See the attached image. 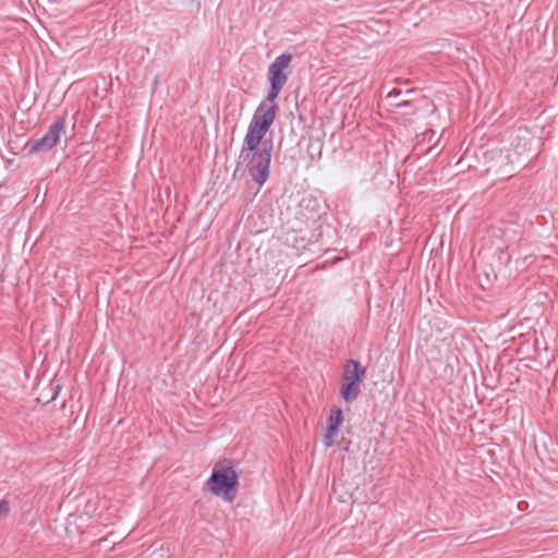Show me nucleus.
I'll return each mask as SVG.
<instances>
[{"label":"nucleus","mask_w":558,"mask_h":558,"mask_svg":"<svg viewBox=\"0 0 558 558\" xmlns=\"http://www.w3.org/2000/svg\"><path fill=\"white\" fill-rule=\"evenodd\" d=\"M277 110V105H258L239 155L238 167H244L258 186H263L270 174L272 143L263 142V138L274 123Z\"/></svg>","instance_id":"nucleus-1"},{"label":"nucleus","mask_w":558,"mask_h":558,"mask_svg":"<svg viewBox=\"0 0 558 558\" xmlns=\"http://www.w3.org/2000/svg\"><path fill=\"white\" fill-rule=\"evenodd\" d=\"M239 478L232 466L216 465L209 478L206 481V487L215 496H221L225 501L231 502L236 496Z\"/></svg>","instance_id":"nucleus-2"},{"label":"nucleus","mask_w":558,"mask_h":558,"mask_svg":"<svg viewBox=\"0 0 558 558\" xmlns=\"http://www.w3.org/2000/svg\"><path fill=\"white\" fill-rule=\"evenodd\" d=\"M292 56L290 53H282L269 65L268 82L270 84V88L266 96V101H264L267 106L276 105L275 100L288 81V76L284 71L289 68Z\"/></svg>","instance_id":"nucleus-3"},{"label":"nucleus","mask_w":558,"mask_h":558,"mask_svg":"<svg viewBox=\"0 0 558 558\" xmlns=\"http://www.w3.org/2000/svg\"><path fill=\"white\" fill-rule=\"evenodd\" d=\"M65 125V118L58 117L56 121L49 126L47 133L37 140L32 147L29 153H45L54 147L60 138V134Z\"/></svg>","instance_id":"nucleus-4"},{"label":"nucleus","mask_w":558,"mask_h":558,"mask_svg":"<svg viewBox=\"0 0 558 558\" xmlns=\"http://www.w3.org/2000/svg\"><path fill=\"white\" fill-rule=\"evenodd\" d=\"M343 421L341 409H335L327 421V430L324 435L325 447H330L333 444V439L338 434L339 426Z\"/></svg>","instance_id":"nucleus-5"},{"label":"nucleus","mask_w":558,"mask_h":558,"mask_svg":"<svg viewBox=\"0 0 558 558\" xmlns=\"http://www.w3.org/2000/svg\"><path fill=\"white\" fill-rule=\"evenodd\" d=\"M365 374V368L360 362L355 360H349L344 366L343 380L354 384H359Z\"/></svg>","instance_id":"nucleus-6"},{"label":"nucleus","mask_w":558,"mask_h":558,"mask_svg":"<svg viewBox=\"0 0 558 558\" xmlns=\"http://www.w3.org/2000/svg\"><path fill=\"white\" fill-rule=\"evenodd\" d=\"M340 395L345 402H353L359 396V384L344 381L341 385Z\"/></svg>","instance_id":"nucleus-7"},{"label":"nucleus","mask_w":558,"mask_h":558,"mask_svg":"<svg viewBox=\"0 0 558 558\" xmlns=\"http://www.w3.org/2000/svg\"><path fill=\"white\" fill-rule=\"evenodd\" d=\"M10 511H11V506H10L9 500L1 499L0 500V519H5L10 514Z\"/></svg>","instance_id":"nucleus-8"},{"label":"nucleus","mask_w":558,"mask_h":558,"mask_svg":"<svg viewBox=\"0 0 558 558\" xmlns=\"http://www.w3.org/2000/svg\"><path fill=\"white\" fill-rule=\"evenodd\" d=\"M403 94V92L401 89H397V88H393L392 90H390L388 94H387V98L390 99V98H398L399 96H401Z\"/></svg>","instance_id":"nucleus-9"},{"label":"nucleus","mask_w":558,"mask_h":558,"mask_svg":"<svg viewBox=\"0 0 558 558\" xmlns=\"http://www.w3.org/2000/svg\"><path fill=\"white\" fill-rule=\"evenodd\" d=\"M412 104L409 101V100H403L401 102H397L393 106L397 107V108H403V107H409L411 106Z\"/></svg>","instance_id":"nucleus-10"}]
</instances>
